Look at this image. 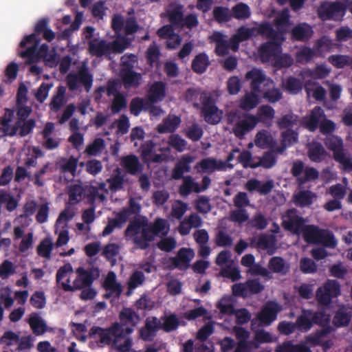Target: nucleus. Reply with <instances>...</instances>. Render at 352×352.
I'll list each match as a JSON object with an SVG mask.
<instances>
[{
  "mask_svg": "<svg viewBox=\"0 0 352 352\" xmlns=\"http://www.w3.org/2000/svg\"><path fill=\"white\" fill-rule=\"evenodd\" d=\"M347 10L346 3L340 1L322 2L317 12L320 19L326 20H340L345 15Z\"/></svg>",
  "mask_w": 352,
  "mask_h": 352,
  "instance_id": "423d86ee",
  "label": "nucleus"
},
{
  "mask_svg": "<svg viewBox=\"0 0 352 352\" xmlns=\"http://www.w3.org/2000/svg\"><path fill=\"white\" fill-rule=\"evenodd\" d=\"M141 205L133 197L129 200L128 207L124 208L116 214L115 218L109 219L102 231V236L111 234L115 228H121L132 215L135 217L131 219L124 230V235L127 240H131L135 248L146 250L156 236L167 234L169 226L166 219L156 218L149 222L144 216H138L141 212Z\"/></svg>",
  "mask_w": 352,
  "mask_h": 352,
  "instance_id": "f257e3e1",
  "label": "nucleus"
},
{
  "mask_svg": "<svg viewBox=\"0 0 352 352\" xmlns=\"http://www.w3.org/2000/svg\"><path fill=\"white\" fill-rule=\"evenodd\" d=\"M29 324L35 335H41L46 331V325L44 321L38 316L30 317Z\"/></svg>",
  "mask_w": 352,
  "mask_h": 352,
  "instance_id": "0e129e2a",
  "label": "nucleus"
},
{
  "mask_svg": "<svg viewBox=\"0 0 352 352\" xmlns=\"http://www.w3.org/2000/svg\"><path fill=\"white\" fill-rule=\"evenodd\" d=\"M255 144L258 147L265 148L274 147L276 142L269 131L263 130L256 135Z\"/></svg>",
  "mask_w": 352,
  "mask_h": 352,
  "instance_id": "c9c22d12",
  "label": "nucleus"
},
{
  "mask_svg": "<svg viewBox=\"0 0 352 352\" xmlns=\"http://www.w3.org/2000/svg\"><path fill=\"white\" fill-rule=\"evenodd\" d=\"M179 326V320L175 314H171L164 318V322L161 323V329L166 332H171L176 330Z\"/></svg>",
  "mask_w": 352,
  "mask_h": 352,
  "instance_id": "4d7b16f0",
  "label": "nucleus"
},
{
  "mask_svg": "<svg viewBox=\"0 0 352 352\" xmlns=\"http://www.w3.org/2000/svg\"><path fill=\"white\" fill-rule=\"evenodd\" d=\"M332 331V327L322 328V329L318 330L314 333L307 336L306 341L312 346H320L322 344V338L331 333Z\"/></svg>",
  "mask_w": 352,
  "mask_h": 352,
  "instance_id": "c03bdc74",
  "label": "nucleus"
},
{
  "mask_svg": "<svg viewBox=\"0 0 352 352\" xmlns=\"http://www.w3.org/2000/svg\"><path fill=\"white\" fill-rule=\"evenodd\" d=\"M351 316L344 308L339 309L335 314L333 318V324L336 327L347 326L351 320Z\"/></svg>",
  "mask_w": 352,
  "mask_h": 352,
  "instance_id": "603ef678",
  "label": "nucleus"
},
{
  "mask_svg": "<svg viewBox=\"0 0 352 352\" xmlns=\"http://www.w3.org/2000/svg\"><path fill=\"white\" fill-rule=\"evenodd\" d=\"M245 78L247 80L250 81V88L252 91L260 93L263 92L261 86L262 85H265L267 78L266 75L261 69L254 67L245 74Z\"/></svg>",
  "mask_w": 352,
  "mask_h": 352,
  "instance_id": "a211bd4d",
  "label": "nucleus"
},
{
  "mask_svg": "<svg viewBox=\"0 0 352 352\" xmlns=\"http://www.w3.org/2000/svg\"><path fill=\"white\" fill-rule=\"evenodd\" d=\"M232 164H226V162L214 157H206L201 160L195 166L198 173H212L215 171L226 170L227 168H233Z\"/></svg>",
  "mask_w": 352,
  "mask_h": 352,
  "instance_id": "9d476101",
  "label": "nucleus"
},
{
  "mask_svg": "<svg viewBox=\"0 0 352 352\" xmlns=\"http://www.w3.org/2000/svg\"><path fill=\"white\" fill-rule=\"evenodd\" d=\"M194 160L195 158L189 154L181 156L172 170V178L179 180L184 177V174L191 170L190 164L194 162Z\"/></svg>",
  "mask_w": 352,
  "mask_h": 352,
  "instance_id": "f3484780",
  "label": "nucleus"
},
{
  "mask_svg": "<svg viewBox=\"0 0 352 352\" xmlns=\"http://www.w3.org/2000/svg\"><path fill=\"white\" fill-rule=\"evenodd\" d=\"M40 41L41 39L38 38L35 34L25 36L20 42L19 45L21 47H25L29 44L30 46L25 50L21 52L19 56L23 58H28L30 61H32L36 57L46 56L49 50V46L45 43L38 46Z\"/></svg>",
  "mask_w": 352,
  "mask_h": 352,
  "instance_id": "39448f33",
  "label": "nucleus"
},
{
  "mask_svg": "<svg viewBox=\"0 0 352 352\" xmlns=\"http://www.w3.org/2000/svg\"><path fill=\"white\" fill-rule=\"evenodd\" d=\"M326 117L324 110L320 106L314 107L309 115L304 117L302 120V126L310 132H314L320 126L322 119Z\"/></svg>",
  "mask_w": 352,
  "mask_h": 352,
  "instance_id": "4468645a",
  "label": "nucleus"
},
{
  "mask_svg": "<svg viewBox=\"0 0 352 352\" xmlns=\"http://www.w3.org/2000/svg\"><path fill=\"white\" fill-rule=\"evenodd\" d=\"M183 183L179 188V192L182 197L188 196L192 191L195 192L197 182H195L190 175L184 177Z\"/></svg>",
  "mask_w": 352,
  "mask_h": 352,
  "instance_id": "3c124183",
  "label": "nucleus"
},
{
  "mask_svg": "<svg viewBox=\"0 0 352 352\" xmlns=\"http://www.w3.org/2000/svg\"><path fill=\"white\" fill-rule=\"evenodd\" d=\"M68 195L72 204H78L85 197V188L80 184H74L70 186Z\"/></svg>",
  "mask_w": 352,
  "mask_h": 352,
  "instance_id": "a18cd8bd",
  "label": "nucleus"
},
{
  "mask_svg": "<svg viewBox=\"0 0 352 352\" xmlns=\"http://www.w3.org/2000/svg\"><path fill=\"white\" fill-rule=\"evenodd\" d=\"M124 176L125 175L122 174V170L120 168H116L110 177L107 179L109 188L112 192H117L123 189L124 184L126 182L124 179Z\"/></svg>",
  "mask_w": 352,
  "mask_h": 352,
  "instance_id": "bb28decb",
  "label": "nucleus"
},
{
  "mask_svg": "<svg viewBox=\"0 0 352 352\" xmlns=\"http://www.w3.org/2000/svg\"><path fill=\"white\" fill-rule=\"evenodd\" d=\"M188 204L181 201L177 200L172 206L171 216L177 219H181L186 212L188 210Z\"/></svg>",
  "mask_w": 352,
  "mask_h": 352,
  "instance_id": "69168bd1",
  "label": "nucleus"
},
{
  "mask_svg": "<svg viewBox=\"0 0 352 352\" xmlns=\"http://www.w3.org/2000/svg\"><path fill=\"white\" fill-rule=\"evenodd\" d=\"M280 309V305L276 302L267 301L258 314L257 319L261 325L268 326L277 318L278 313Z\"/></svg>",
  "mask_w": 352,
  "mask_h": 352,
  "instance_id": "f8f14e48",
  "label": "nucleus"
},
{
  "mask_svg": "<svg viewBox=\"0 0 352 352\" xmlns=\"http://www.w3.org/2000/svg\"><path fill=\"white\" fill-rule=\"evenodd\" d=\"M285 89L290 94H296L302 89V81L294 76L288 77L285 83Z\"/></svg>",
  "mask_w": 352,
  "mask_h": 352,
  "instance_id": "6e6d98bb",
  "label": "nucleus"
},
{
  "mask_svg": "<svg viewBox=\"0 0 352 352\" xmlns=\"http://www.w3.org/2000/svg\"><path fill=\"white\" fill-rule=\"evenodd\" d=\"M161 329V322L156 317L147 318L145 324L140 331V338L145 342L153 340L157 331Z\"/></svg>",
  "mask_w": 352,
  "mask_h": 352,
  "instance_id": "2eb2a0df",
  "label": "nucleus"
},
{
  "mask_svg": "<svg viewBox=\"0 0 352 352\" xmlns=\"http://www.w3.org/2000/svg\"><path fill=\"white\" fill-rule=\"evenodd\" d=\"M65 91L66 89L65 87H58L56 94L52 98L50 103V108L52 111L56 112L64 105L65 103Z\"/></svg>",
  "mask_w": 352,
  "mask_h": 352,
  "instance_id": "a19ab883",
  "label": "nucleus"
},
{
  "mask_svg": "<svg viewBox=\"0 0 352 352\" xmlns=\"http://www.w3.org/2000/svg\"><path fill=\"white\" fill-rule=\"evenodd\" d=\"M120 77L125 89L138 87L142 79V74L133 70L120 72Z\"/></svg>",
  "mask_w": 352,
  "mask_h": 352,
  "instance_id": "5701e85b",
  "label": "nucleus"
},
{
  "mask_svg": "<svg viewBox=\"0 0 352 352\" xmlns=\"http://www.w3.org/2000/svg\"><path fill=\"white\" fill-rule=\"evenodd\" d=\"M248 224L256 230H263L265 229L268 225V221L266 217L261 212L256 213Z\"/></svg>",
  "mask_w": 352,
  "mask_h": 352,
  "instance_id": "338daca9",
  "label": "nucleus"
},
{
  "mask_svg": "<svg viewBox=\"0 0 352 352\" xmlns=\"http://www.w3.org/2000/svg\"><path fill=\"white\" fill-rule=\"evenodd\" d=\"M180 123L181 120L178 116L169 117L164 119L162 124L158 125L157 131L160 133H173L179 127Z\"/></svg>",
  "mask_w": 352,
  "mask_h": 352,
  "instance_id": "58836bf2",
  "label": "nucleus"
},
{
  "mask_svg": "<svg viewBox=\"0 0 352 352\" xmlns=\"http://www.w3.org/2000/svg\"><path fill=\"white\" fill-rule=\"evenodd\" d=\"M89 51L92 56L98 58L111 55L109 43L105 40L90 41L89 43Z\"/></svg>",
  "mask_w": 352,
  "mask_h": 352,
  "instance_id": "393cba45",
  "label": "nucleus"
},
{
  "mask_svg": "<svg viewBox=\"0 0 352 352\" xmlns=\"http://www.w3.org/2000/svg\"><path fill=\"white\" fill-rule=\"evenodd\" d=\"M275 115L274 109L270 105H261L257 111L256 119L258 122H263L264 124L270 123L274 119Z\"/></svg>",
  "mask_w": 352,
  "mask_h": 352,
  "instance_id": "4c0bfd02",
  "label": "nucleus"
},
{
  "mask_svg": "<svg viewBox=\"0 0 352 352\" xmlns=\"http://www.w3.org/2000/svg\"><path fill=\"white\" fill-rule=\"evenodd\" d=\"M289 264L281 256H273L269 260L268 270L270 273L285 276L289 272Z\"/></svg>",
  "mask_w": 352,
  "mask_h": 352,
  "instance_id": "412c9836",
  "label": "nucleus"
},
{
  "mask_svg": "<svg viewBox=\"0 0 352 352\" xmlns=\"http://www.w3.org/2000/svg\"><path fill=\"white\" fill-rule=\"evenodd\" d=\"M203 221L201 217L195 212L191 213L182 221L178 227V231L182 236L190 234L191 228H198L202 226Z\"/></svg>",
  "mask_w": 352,
  "mask_h": 352,
  "instance_id": "6ab92c4d",
  "label": "nucleus"
},
{
  "mask_svg": "<svg viewBox=\"0 0 352 352\" xmlns=\"http://www.w3.org/2000/svg\"><path fill=\"white\" fill-rule=\"evenodd\" d=\"M260 92L252 91L247 92L241 100L240 107L245 111H250L255 108L259 102Z\"/></svg>",
  "mask_w": 352,
  "mask_h": 352,
  "instance_id": "f704fd0d",
  "label": "nucleus"
},
{
  "mask_svg": "<svg viewBox=\"0 0 352 352\" xmlns=\"http://www.w3.org/2000/svg\"><path fill=\"white\" fill-rule=\"evenodd\" d=\"M307 149V155L309 160L316 163L322 162L327 154L322 144L317 141L309 143Z\"/></svg>",
  "mask_w": 352,
  "mask_h": 352,
  "instance_id": "4be33fe9",
  "label": "nucleus"
},
{
  "mask_svg": "<svg viewBox=\"0 0 352 352\" xmlns=\"http://www.w3.org/2000/svg\"><path fill=\"white\" fill-rule=\"evenodd\" d=\"M78 163V158L70 156L68 159L62 158L60 160V172L65 173H69L73 176L75 175Z\"/></svg>",
  "mask_w": 352,
  "mask_h": 352,
  "instance_id": "de8ad7c7",
  "label": "nucleus"
},
{
  "mask_svg": "<svg viewBox=\"0 0 352 352\" xmlns=\"http://www.w3.org/2000/svg\"><path fill=\"white\" fill-rule=\"evenodd\" d=\"M312 28L307 23L299 24L292 30V37L295 41H307L312 36Z\"/></svg>",
  "mask_w": 352,
  "mask_h": 352,
  "instance_id": "c756f323",
  "label": "nucleus"
},
{
  "mask_svg": "<svg viewBox=\"0 0 352 352\" xmlns=\"http://www.w3.org/2000/svg\"><path fill=\"white\" fill-rule=\"evenodd\" d=\"M283 41H269L263 43L258 48V56L262 63H268L275 58L282 51Z\"/></svg>",
  "mask_w": 352,
  "mask_h": 352,
  "instance_id": "ddd939ff",
  "label": "nucleus"
},
{
  "mask_svg": "<svg viewBox=\"0 0 352 352\" xmlns=\"http://www.w3.org/2000/svg\"><path fill=\"white\" fill-rule=\"evenodd\" d=\"M104 148V140L102 138H98L87 146L85 152L88 155L96 156L102 153Z\"/></svg>",
  "mask_w": 352,
  "mask_h": 352,
  "instance_id": "5fc2aeb1",
  "label": "nucleus"
},
{
  "mask_svg": "<svg viewBox=\"0 0 352 352\" xmlns=\"http://www.w3.org/2000/svg\"><path fill=\"white\" fill-rule=\"evenodd\" d=\"M93 81V75L85 65L80 67L76 73H70L67 76V85L70 91L77 90L79 85H81L87 91H89Z\"/></svg>",
  "mask_w": 352,
  "mask_h": 352,
  "instance_id": "0eeeda50",
  "label": "nucleus"
},
{
  "mask_svg": "<svg viewBox=\"0 0 352 352\" xmlns=\"http://www.w3.org/2000/svg\"><path fill=\"white\" fill-rule=\"evenodd\" d=\"M272 342V336L270 333L263 329L256 331L254 339L251 340L254 349L259 347L261 344L270 343Z\"/></svg>",
  "mask_w": 352,
  "mask_h": 352,
  "instance_id": "864d4df0",
  "label": "nucleus"
},
{
  "mask_svg": "<svg viewBox=\"0 0 352 352\" xmlns=\"http://www.w3.org/2000/svg\"><path fill=\"white\" fill-rule=\"evenodd\" d=\"M245 285L248 295L260 294L265 289L264 285L257 278L248 279L245 282Z\"/></svg>",
  "mask_w": 352,
  "mask_h": 352,
  "instance_id": "e2e57ef3",
  "label": "nucleus"
},
{
  "mask_svg": "<svg viewBox=\"0 0 352 352\" xmlns=\"http://www.w3.org/2000/svg\"><path fill=\"white\" fill-rule=\"evenodd\" d=\"M200 100L202 103L201 113L205 121L210 124H218L221 117L218 115V108L212 98L204 94L201 96Z\"/></svg>",
  "mask_w": 352,
  "mask_h": 352,
  "instance_id": "9b49d317",
  "label": "nucleus"
},
{
  "mask_svg": "<svg viewBox=\"0 0 352 352\" xmlns=\"http://www.w3.org/2000/svg\"><path fill=\"white\" fill-rule=\"evenodd\" d=\"M53 249V243L50 239L43 240L37 247V254L45 258H50Z\"/></svg>",
  "mask_w": 352,
  "mask_h": 352,
  "instance_id": "774afa93",
  "label": "nucleus"
},
{
  "mask_svg": "<svg viewBox=\"0 0 352 352\" xmlns=\"http://www.w3.org/2000/svg\"><path fill=\"white\" fill-rule=\"evenodd\" d=\"M276 352H311L310 348L305 344H294L292 341L283 342L278 344L275 349Z\"/></svg>",
  "mask_w": 352,
  "mask_h": 352,
  "instance_id": "72a5a7b5",
  "label": "nucleus"
},
{
  "mask_svg": "<svg viewBox=\"0 0 352 352\" xmlns=\"http://www.w3.org/2000/svg\"><path fill=\"white\" fill-rule=\"evenodd\" d=\"M317 244H322L325 247L333 248L336 246L337 242L333 233L322 229Z\"/></svg>",
  "mask_w": 352,
  "mask_h": 352,
  "instance_id": "680f3d73",
  "label": "nucleus"
},
{
  "mask_svg": "<svg viewBox=\"0 0 352 352\" xmlns=\"http://www.w3.org/2000/svg\"><path fill=\"white\" fill-rule=\"evenodd\" d=\"M194 256L192 250L190 248H181L175 257L171 258L172 265L179 269H186Z\"/></svg>",
  "mask_w": 352,
  "mask_h": 352,
  "instance_id": "aec40b11",
  "label": "nucleus"
},
{
  "mask_svg": "<svg viewBox=\"0 0 352 352\" xmlns=\"http://www.w3.org/2000/svg\"><path fill=\"white\" fill-rule=\"evenodd\" d=\"M253 34V29L244 26L240 27L237 30L236 34L230 38V43H236V46H234V51L238 50L239 43L248 40L252 36Z\"/></svg>",
  "mask_w": 352,
  "mask_h": 352,
  "instance_id": "ea45409f",
  "label": "nucleus"
},
{
  "mask_svg": "<svg viewBox=\"0 0 352 352\" xmlns=\"http://www.w3.org/2000/svg\"><path fill=\"white\" fill-rule=\"evenodd\" d=\"M121 165L126 172L130 175H135L142 171V167L138 157L135 155H129L121 159Z\"/></svg>",
  "mask_w": 352,
  "mask_h": 352,
  "instance_id": "b1692460",
  "label": "nucleus"
},
{
  "mask_svg": "<svg viewBox=\"0 0 352 352\" xmlns=\"http://www.w3.org/2000/svg\"><path fill=\"white\" fill-rule=\"evenodd\" d=\"M77 277L74 280L73 285L61 283L63 289L65 292H74L85 287H90L94 281L100 276L99 270L97 267H91L85 270L80 267L76 270Z\"/></svg>",
  "mask_w": 352,
  "mask_h": 352,
  "instance_id": "20e7f679",
  "label": "nucleus"
},
{
  "mask_svg": "<svg viewBox=\"0 0 352 352\" xmlns=\"http://www.w3.org/2000/svg\"><path fill=\"white\" fill-rule=\"evenodd\" d=\"M210 64L208 56L205 53H200L193 58L191 68L195 73L202 74L206 72Z\"/></svg>",
  "mask_w": 352,
  "mask_h": 352,
  "instance_id": "473e14b6",
  "label": "nucleus"
},
{
  "mask_svg": "<svg viewBox=\"0 0 352 352\" xmlns=\"http://www.w3.org/2000/svg\"><path fill=\"white\" fill-rule=\"evenodd\" d=\"M322 230L314 225H306L301 234L308 243L317 244Z\"/></svg>",
  "mask_w": 352,
  "mask_h": 352,
  "instance_id": "e433bc0d",
  "label": "nucleus"
},
{
  "mask_svg": "<svg viewBox=\"0 0 352 352\" xmlns=\"http://www.w3.org/2000/svg\"><path fill=\"white\" fill-rule=\"evenodd\" d=\"M311 316L312 310L303 309L296 320L297 329L303 332L309 331L314 326Z\"/></svg>",
  "mask_w": 352,
  "mask_h": 352,
  "instance_id": "2f4dec72",
  "label": "nucleus"
},
{
  "mask_svg": "<svg viewBox=\"0 0 352 352\" xmlns=\"http://www.w3.org/2000/svg\"><path fill=\"white\" fill-rule=\"evenodd\" d=\"M36 126V120L34 119H29L22 122H15L9 132V135L13 136L19 131L20 136L24 137L32 133Z\"/></svg>",
  "mask_w": 352,
  "mask_h": 352,
  "instance_id": "a878e982",
  "label": "nucleus"
},
{
  "mask_svg": "<svg viewBox=\"0 0 352 352\" xmlns=\"http://www.w3.org/2000/svg\"><path fill=\"white\" fill-rule=\"evenodd\" d=\"M148 99L135 97L133 98L130 103V112L135 116H138L142 110L147 111L148 106Z\"/></svg>",
  "mask_w": 352,
  "mask_h": 352,
  "instance_id": "8fccbe9b",
  "label": "nucleus"
},
{
  "mask_svg": "<svg viewBox=\"0 0 352 352\" xmlns=\"http://www.w3.org/2000/svg\"><path fill=\"white\" fill-rule=\"evenodd\" d=\"M256 124L257 120L255 116L245 114L243 119L236 122L232 128V131L236 138H242L247 133L252 131Z\"/></svg>",
  "mask_w": 352,
  "mask_h": 352,
  "instance_id": "dca6fc26",
  "label": "nucleus"
},
{
  "mask_svg": "<svg viewBox=\"0 0 352 352\" xmlns=\"http://www.w3.org/2000/svg\"><path fill=\"white\" fill-rule=\"evenodd\" d=\"M169 22L175 26H180L184 17V6L179 3H172L167 10Z\"/></svg>",
  "mask_w": 352,
  "mask_h": 352,
  "instance_id": "cd10ccee",
  "label": "nucleus"
},
{
  "mask_svg": "<svg viewBox=\"0 0 352 352\" xmlns=\"http://www.w3.org/2000/svg\"><path fill=\"white\" fill-rule=\"evenodd\" d=\"M276 163V157L274 151L265 152L263 156L259 158V160L256 163H254L251 166L252 168H256L257 167H263L264 168H271Z\"/></svg>",
  "mask_w": 352,
  "mask_h": 352,
  "instance_id": "79ce46f5",
  "label": "nucleus"
},
{
  "mask_svg": "<svg viewBox=\"0 0 352 352\" xmlns=\"http://www.w3.org/2000/svg\"><path fill=\"white\" fill-rule=\"evenodd\" d=\"M259 35L265 36L270 41H283L284 36L282 33L275 30L269 23H263L257 28Z\"/></svg>",
  "mask_w": 352,
  "mask_h": 352,
  "instance_id": "c85d7f7f",
  "label": "nucleus"
},
{
  "mask_svg": "<svg viewBox=\"0 0 352 352\" xmlns=\"http://www.w3.org/2000/svg\"><path fill=\"white\" fill-rule=\"evenodd\" d=\"M213 18L219 23L228 22L231 20L232 13L228 7L215 6L212 10Z\"/></svg>",
  "mask_w": 352,
  "mask_h": 352,
  "instance_id": "37998d69",
  "label": "nucleus"
},
{
  "mask_svg": "<svg viewBox=\"0 0 352 352\" xmlns=\"http://www.w3.org/2000/svg\"><path fill=\"white\" fill-rule=\"evenodd\" d=\"M120 322L113 323L107 328L93 326L89 336L102 346H111L119 352H129L133 345L129 336L140 320L134 309L124 307L119 314Z\"/></svg>",
  "mask_w": 352,
  "mask_h": 352,
  "instance_id": "f03ea898",
  "label": "nucleus"
},
{
  "mask_svg": "<svg viewBox=\"0 0 352 352\" xmlns=\"http://www.w3.org/2000/svg\"><path fill=\"white\" fill-rule=\"evenodd\" d=\"M231 13L232 18L239 20L247 19L251 15L250 7L246 3L242 2L233 6Z\"/></svg>",
  "mask_w": 352,
  "mask_h": 352,
  "instance_id": "49530a36",
  "label": "nucleus"
},
{
  "mask_svg": "<svg viewBox=\"0 0 352 352\" xmlns=\"http://www.w3.org/2000/svg\"><path fill=\"white\" fill-rule=\"evenodd\" d=\"M166 95V84L162 81L154 82L148 90V100L158 102L163 100Z\"/></svg>",
  "mask_w": 352,
  "mask_h": 352,
  "instance_id": "7c9ffc66",
  "label": "nucleus"
},
{
  "mask_svg": "<svg viewBox=\"0 0 352 352\" xmlns=\"http://www.w3.org/2000/svg\"><path fill=\"white\" fill-rule=\"evenodd\" d=\"M314 196L315 195L312 192L304 190L295 196V201L301 207L309 206L312 204Z\"/></svg>",
  "mask_w": 352,
  "mask_h": 352,
  "instance_id": "052dcab7",
  "label": "nucleus"
},
{
  "mask_svg": "<svg viewBox=\"0 0 352 352\" xmlns=\"http://www.w3.org/2000/svg\"><path fill=\"white\" fill-rule=\"evenodd\" d=\"M283 226L286 230L299 235L306 226L305 219L298 214L296 209H289L283 216Z\"/></svg>",
  "mask_w": 352,
  "mask_h": 352,
  "instance_id": "1a4fd4ad",
  "label": "nucleus"
},
{
  "mask_svg": "<svg viewBox=\"0 0 352 352\" xmlns=\"http://www.w3.org/2000/svg\"><path fill=\"white\" fill-rule=\"evenodd\" d=\"M333 43L331 39L323 36L318 39L316 44V52L318 56H323L325 52H330L332 49Z\"/></svg>",
  "mask_w": 352,
  "mask_h": 352,
  "instance_id": "13d9d810",
  "label": "nucleus"
},
{
  "mask_svg": "<svg viewBox=\"0 0 352 352\" xmlns=\"http://www.w3.org/2000/svg\"><path fill=\"white\" fill-rule=\"evenodd\" d=\"M340 294V285L336 280H327L322 287L316 290V297L319 304L328 305L332 298Z\"/></svg>",
  "mask_w": 352,
  "mask_h": 352,
  "instance_id": "6e6552de",
  "label": "nucleus"
},
{
  "mask_svg": "<svg viewBox=\"0 0 352 352\" xmlns=\"http://www.w3.org/2000/svg\"><path fill=\"white\" fill-rule=\"evenodd\" d=\"M315 56H317L316 48L314 50L309 47H303L297 52L296 58V60L299 63H308L311 61Z\"/></svg>",
  "mask_w": 352,
  "mask_h": 352,
  "instance_id": "bf43d9fd",
  "label": "nucleus"
},
{
  "mask_svg": "<svg viewBox=\"0 0 352 352\" xmlns=\"http://www.w3.org/2000/svg\"><path fill=\"white\" fill-rule=\"evenodd\" d=\"M311 318L314 324L319 325L322 328L331 327L330 325L331 316L324 310L312 311Z\"/></svg>",
  "mask_w": 352,
  "mask_h": 352,
  "instance_id": "09e8293b",
  "label": "nucleus"
},
{
  "mask_svg": "<svg viewBox=\"0 0 352 352\" xmlns=\"http://www.w3.org/2000/svg\"><path fill=\"white\" fill-rule=\"evenodd\" d=\"M324 144L333 152V159L343 166L344 170L352 171V158L346 155L343 140L340 136L329 135L324 139Z\"/></svg>",
  "mask_w": 352,
  "mask_h": 352,
  "instance_id": "7ed1b4c3",
  "label": "nucleus"
}]
</instances>
